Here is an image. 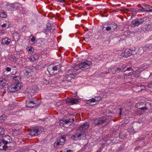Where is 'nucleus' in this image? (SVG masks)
Wrapping results in <instances>:
<instances>
[{"mask_svg":"<svg viewBox=\"0 0 152 152\" xmlns=\"http://www.w3.org/2000/svg\"><path fill=\"white\" fill-rule=\"evenodd\" d=\"M12 5L14 9V10H16L20 6V4L17 3H14L12 4Z\"/></svg>","mask_w":152,"mask_h":152,"instance_id":"nucleus-23","label":"nucleus"},{"mask_svg":"<svg viewBox=\"0 0 152 152\" xmlns=\"http://www.w3.org/2000/svg\"><path fill=\"white\" fill-rule=\"evenodd\" d=\"M141 28L144 31L152 30V25L151 24L143 25L141 26Z\"/></svg>","mask_w":152,"mask_h":152,"instance_id":"nucleus-10","label":"nucleus"},{"mask_svg":"<svg viewBox=\"0 0 152 152\" xmlns=\"http://www.w3.org/2000/svg\"><path fill=\"white\" fill-rule=\"evenodd\" d=\"M29 59L31 61H34V59H33V56H31V57L29 58Z\"/></svg>","mask_w":152,"mask_h":152,"instance_id":"nucleus-62","label":"nucleus"},{"mask_svg":"<svg viewBox=\"0 0 152 152\" xmlns=\"http://www.w3.org/2000/svg\"><path fill=\"white\" fill-rule=\"evenodd\" d=\"M6 9L8 11H12L14 10V9L12 4H8L6 7Z\"/></svg>","mask_w":152,"mask_h":152,"instance_id":"nucleus-17","label":"nucleus"},{"mask_svg":"<svg viewBox=\"0 0 152 152\" xmlns=\"http://www.w3.org/2000/svg\"><path fill=\"white\" fill-rule=\"evenodd\" d=\"M66 136L65 135H63L61 136V138L60 139H62L63 140V141H61V142H64H64L66 141Z\"/></svg>","mask_w":152,"mask_h":152,"instance_id":"nucleus-41","label":"nucleus"},{"mask_svg":"<svg viewBox=\"0 0 152 152\" xmlns=\"http://www.w3.org/2000/svg\"><path fill=\"white\" fill-rule=\"evenodd\" d=\"M95 98L97 100V102H99L101 99V96H100L99 95H97L95 97Z\"/></svg>","mask_w":152,"mask_h":152,"instance_id":"nucleus-31","label":"nucleus"},{"mask_svg":"<svg viewBox=\"0 0 152 152\" xmlns=\"http://www.w3.org/2000/svg\"><path fill=\"white\" fill-rule=\"evenodd\" d=\"M145 89V86L142 85H135L132 88V90L135 92H139Z\"/></svg>","mask_w":152,"mask_h":152,"instance_id":"nucleus-8","label":"nucleus"},{"mask_svg":"<svg viewBox=\"0 0 152 152\" xmlns=\"http://www.w3.org/2000/svg\"><path fill=\"white\" fill-rule=\"evenodd\" d=\"M56 30L54 27H51L49 23L47 24V27L44 29L45 33L47 34H49L51 33L55 32Z\"/></svg>","mask_w":152,"mask_h":152,"instance_id":"nucleus-6","label":"nucleus"},{"mask_svg":"<svg viewBox=\"0 0 152 152\" xmlns=\"http://www.w3.org/2000/svg\"><path fill=\"white\" fill-rule=\"evenodd\" d=\"M2 142L1 141L0 142V150H6L7 148V147L6 145L3 144L2 145Z\"/></svg>","mask_w":152,"mask_h":152,"instance_id":"nucleus-18","label":"nucleus"},{"mask_svg":"<svg viewBox=\"0 0 152 152\" xmlns=\"http://www.w3.org/2000/svg\"><path fill=\"white\" fill-rule=\"evenodd\" d=\"M123 109V108H119L118 109V112L119 113V115L121 116L122 115V110Z\"/></svg>","mask_w":152,"mask_h":152,"instance_id":"nucleus-47","label":"nucleus"},{"mask_svg":"<svg viewBox=\"0 0 152 152\" xmlns=\"http://www.w3.org/2000/svg\"><path fill=\"white\" fill-rule=\"evenodd\" d=\"M145 12H152V10L151 9H147L145 10Z\"/></svg>","mask_w":152,"mask_h":152,"instance_id":"nucleus-61","label":"nucleus"},{"mask_svg":"<svg viewBox=\"0 0 152 152\" xmlns=\"http://www.w3.org/2000/svg\"><path fill=\"white\" fill-rule=\"evenodd\" d=\"M44 129L39 126H35L32 128L30 134L32 136H37L44 131Z\"/></svg>","mask_w":152,"mask_h":152,"instance_id":"nucleus-1","label":"nucleus"},{"mask_svg":"<svg viewBox=\"0 0 152 152\" xmlns=\"http://www.w3.org/2000/svg\"><path fill=\"white\" fill-rule=\"evenodd\" d=\"M147 86L149 88H152V81H150L148 83Z\"/></svg>","mask_w":152,"mask_h":152,"instance_id":"nucleus-40","label":"nucleus"},{"mask_svg":"<svg viewBox=\"0 0 152 152\" xmlns=\"http://www.w3.org/2000/svg\"><path fill=\"white\" fill-rule=\"evenodd\" d=\"M32 56H33V59H34L35 61L38 59L39 57V54L38 53L35 54L33 55Z\"/></svg>","mask_w":152,"mask_h":152,"instance_id":"nucleus-30","label":"nucleus"},{"mask_svg":"<svg viewBox=\"0 0 152 152\" xmlns=\"http://www.w3.org/2000/svg\"><path fill=\"white\" fill-rule=\"evenodd\" d=\"M142 103H137L136 104L135 107L138 109H140V108L142 107Z\"/></svg>","mask_w":152,"mask_h":152,"instance_id":"nucleus-28","label":"nucleus"},{"mask_svg":"<svg viewBox=\"0 0 152 152\" xmlns=\"http://www.w3.org/2000/svg\"><path fill=\"white\" fill-rule=\"evenodd\" d=\"M137 10H136L135 9H130V11H131L132 12H137Z\"/></svg>","mask_w":152,"mask_h":152,"instance_id":"nucleus-55","label":"nucleus"},{"mask_svg":"<svg viewBox=\"0 0 152 152\" xmlns=\"http://www.w3.org/2000/svg\"><path fill=\"white\" fill-rule=\"evenodd\" d=\"M58 142H55L54 143V145H62L64 144V142H61V140L60 138L59 140L58 139H57Z\"/></svg>","mask_w":152,"mask_h":152,"instance_id":"nucleus-21","label":"nucleus"},{"mask_svg":"<svg viewBox=\"0 0 152 152\" xmlns=\"http://www.w3.org/2000/svg\"><path fill=\"white\" fill-rule=\"evenodd\" d=\"M5 70H6L7 72H10L11 70V68L9 67H7Z\"/></svg>","mask_w":152,"mask_h":152,"instance_id":"nucleus-50","label":"nucleus"},{"mask_svg":"<svg viewBox=\"0 0 152 152\" xmlns=\"http://www.w3.org/2000/svg\"><path fill=\"white\" fill-rule=\"evenodd\" d=\"M34 48L31 47H28V52L29 53H31L34 50Z\"/></svg>","mask_w":152,"mask_h":152,"instance_id":"nucleus-39","label":"nucleus"},{"mask_svg":"<svg viewBox=\"0 0 152 152\" xmlns=\"http://www.w3.org/2000/svg\"><path fill=\"white\" fill-rule=\"evenodd\" d=\"M7 90L8 91L12 92H15L18 90V88L16 86H15V85L13 84L10 86H9Z\"/></svg>","mask_w":152,"mask_h":152,"instance_id":"nucleus-11","label":"nucleus"},{"mask_svg":"<svg viewBox=\"0 0 152 152\" xmlns=\"http://www.w3.org/2000/svg\"><path fill=\"white\" fill-rule=\"evenodd\" d=\"M107 119L105 118L101 117L94 119V123L96 125H99L103 124L106 122Z\"/></svg>","mask_w":152,"mask_h":152,"instance_id":"nucleus-5","label":"nucleus"},{"mask_svg":"<svg viewBox=\"0 0 152 152\" xmlns=\"http://www.w3.org/2000/svg\"><path fill=\"white\" fill-rule=\"evenodd\" d=\"M13 81L14 83L20 82L21 79L20 77L19 76H14L13 79Z\"/></svg>","mask_w":152,"mask_h":152,"instance_id":"nucleus-22","label":"nucleus"},{"mask_svg":"<svg viewBox=\"0 0 152 152\" xmlns=\"http://www.w3.org/2000/svg\"><path fill=\"white\" fill-rule=\"evenodd\" d=\"M4 130L3 128L0 127V135H1L4 133Z\"/></svg>","mask_w":152,"mask_h":152,"instance_id":"nucleus-42","label":"nucleus"},{"mask_svg":"<svg viewBox=\"0 0 152 152\" xmlns=\"http://www.w3.org/2000/svg\"><path fill=\"white\" fill-rule=\"evenodd\" d=\"M72 98H67L66 99V101L67 103H71Z\"/></svg>","mask_w":152,"mask_h":152,"instance_id":"nucleus-38","label":"nucleus"},{"mask_svg":"<svg viewBox=\"0 0 152 152\" xmlns=\"http://www.w3.org/2000/svg\"><path fill=\"white\" fill-rule=\"evenodd\" d=\"M2 74L3 76L6 77L8 76L9 75V74H8L6 70H5V69H3V71L2 73Z\"/></svg>","mask_w":152,"mask_h":152,"instance_id":"nucleus-33","label":"nucleus"},{"mask_svg":"<svg viewBox=\"0 0 152 152\" xmlns=\"http://www.w3.org/2000/svg\"><path fill=\"white\" fill-rule=\"evenodd\" d=\"M91 64L92 62L91 61H87L82 62L79 64L78 67L80 69L84 71L87 69H89Z\"/></svg>","mask_w":152,"mask_h":152,"instance_id":"nucleus-2","label":"nucleus"},{"mask_svg":"<svg viewBox=\"0 0 152 152\" xmlns=\"http://www.w3.org/2000/svg\"><path fill=\"white\" fill-rule=\"evenodd\" d=\"M38 40H39V41H41V42H43V41H45V39H44V38H39L38 39Z\"/></svg>","mask_w":152,"mask_h":152,"instance_id":"nucleus-57","label":"nucleus"},{"mask_svg":"<svg viewBox=\"0 0 152 152\" xmlns=\"http://www.w3.org/2000/svg\"><path fill=\"white\" fill-rule=\"evenodd\" d=\"M135 126L134 125L132 128H133V129L134 131V132H137L138 130V129H136L135 128Z\"/></svg>","mask_w":152,"mask_h":152,"instance_id":"nucleus-53","label":"nucleus"},{"mask_svg":"<svg viewBox=\"0 0 152 152\" xmlns=\"http://www.w3.org/2000/svg\"><path fill=\"white\" fill-rule=\"evenodd\" d=\"M24 75L28 78L30 77L31 75V72H29L28 71H26L25 72Z\"/></svg>","mask_w":152,"mask_h":152,"instance_id":"nucleus-29","label":"nucleus"},{"mask_svg":"<svg viewBox=\"0 0 152 152\" xmlns=\"http://www.w3.org/2000/svg\"><path fill=\"white\" fill-rule=\"evenodd\" d=\"M140 110H142L144 112H145L147 110L146 108H145V107H142L141 108H140Z\"/></svg>","mask_w":152,"mask_h":152,"instance_id":"nucleus-46","label":"nucleus"},{"mask_svg":"<svg viewBox=\"0 0 152 152\" xmlns=\"http://www.w3.org/2000/svg\"><path fill=\"white\" fill-rule=\"evenodd\" d=\"M13 84L15 85V86H16L18 88V90L20 89L23 86V84L21 82H18L14 83Z\"/></svg>","mask_w":152,"mask_h":152,"instance_id":"nucleus-15","label":"nucleus"},{"mask_svg":"<svg viewBox=\"0 0 152 152\" xmlns=\"http://www.w3.org/2000/svg\"><path fill=\"white\" fill-rule=\"evenodd\" d=\"M11 41L10 39H8V38L5 37L2 40L1 43L3 45H8Z\"/></svg>","mask_w":152,"mask_h":152,"instance_id":"nucleus-14","label":"nucleus"},{"mask_svg":"<svg viewBox=\"0 0 152 152\" xmlns=\"http://www.w3.org/2000/svg\"><path fill=\"white\" fill-rule=\"evenodd\" d=\"M71 75H73V74L72 73L69 74V75H66V77H67L68 78L70 76H71Z\"/></svg>","mask_w":152,"mask_h":152,"instance_id":"nucleus-59","label":"nucleus"},{"mask_svg":"<svg viewBox=\"0 0 152 152\" xmlns=\"http://www.w3.org/2000/svg\"><path fill=\"white\" fill-rule=\"evenodd\" d=\"M124 66H125V65H124V66H122L121 67H120V68L122 69V71H123L124 70Z\"/></svg>","mask_w":152,"mask_h":152,"instance_id":"nucleus-63","label":"nucleus"},{"mask_svg":"<svg viewBox=\"0 0 152 152\" xmlns=\"http://www.w3.org/2000/svg\"><path fill=\"white\" fill-rule=\"evenodd\" d=\"M143 50L145 52H148L150 51L148 49V46H146L145 47H143Z\"/></svg>","mask_w":152,"mask_h":152,"instance_id":"nucleus-37","label":"nucleus"},{"mask_svg":"<svg viewBox=\"0 0 152 152\" xmlns=\"http://www.w3.org/2000/svg\"><path fill=\"white\" fill-rule=\"evenodd\" d=\"M89 102L91 103L94 102H97V100L93 98H92L91 99L89 100Z\"/></svg>","mask_w":152,"mask_h":152,"instance_id":"nucleus-45","label":"nucleus"},{"mask_svg":"<svg viewBox=\"0 0 152 152\" xmlns=\"http://www.w3.org/2000/svg\"><path fill=\"white\" fill-rule=\"evenodd\" d=\"M132 51L130 50H125L124 53H122L121 55L126 58H127L132 55Z\"/></svg>","mask_w":152,"mask_h":152,"instance_id":"nucleus-12","label":"nucleus"},{"mask_svg":"<svg viewBox=\"0 0 152 152\" xmlns=\"http://www.w3.org/2000/svg\"><path fill=\"white\" fill-rule=\"evenodd\" d=\"M39 90V88L38 86L34 85L32 86L31 91L32 93L36 92H37Z\"/></svg>","mask_w":152,"mask_h":152,"instance_id":"nucleus-16","label":"nucleus"},{"mask_svg":"<svg viewBox=\"0 0 152 152\" xmlns=\"http://www.w3.org/2000/svg\"><path fill=\"white\" fill-rule=\"evenodd\" d=\"M61 65L60 64L58 65L54 66L52 67V70H50V72L51 73H53L54 72H56L54 74L55 75V74H57L61 70Z\"/></svg>","mask_w":152,"mask_h":152,"instance_id":"nucleus-9","label":"nucleus"},{"mask_svg":"<svg viewBox=\"0 0 152 152\" xmlns=\"http://www.w3.org/2000/svg\"><path fill=\"white\" fill-rule=\"evenodd\" d=\"M30 38L31 39V41L33 43H34L36 39L35 37L34 36L31 35L30 36Z\"/></svg>","mask_w":152,"mask_h":152,"instance_id":"nucleus-32","label":"nucleus"},{"mask_svg":"<svg viewBox=\"0 0 152 152\" xmlns=\"http://www.w3.org/2000/svg\"><path fill=\"white\" fill-rule=\"evenodd\" d=\"M35 103L33 101H27L26 102V106L27 107L33 108Z\"/></svg>","mask_w":152,"mask_h":152,"instance_id":"nucleus-13","label":"nucleus"},{"mask_svg":"<svg viewBox=\"0 0 152 152\" xmlns=\"http://www.w3.org/2000/svg\"><path fill=\"white\" fill-rule=\"evenodd\" d=\"M90 126V124L88 122H86L83 124L81 125L79 127V130L80 132L84 133L87 130Z\"/></svg>","mask_w":152,"mask_h":152,"instance_id":"nucleus-7","label":"nucleus"},{"mask_svg":"<svg viewBox=\"0 0 152 152\" xmlns=\"http://www.w3.org/2000/svg\"><path fill=\"white\" fill-rule=\"evenodd\" d=\"M126 71H131V72H129L128 74H126L127 75H128V76L131 75L133 74V69L130 67H127L126 69L124 71V72H125Z\"/></svg>","mask_w":152,"mask_h":152,"instance_id":"nucleus-20","label":"nucleus"},{"mask_svg":"<svg viewBox=\"0 0 152 152\" xmlns=\"http://www.w3.org/2000/svg\"><path fill=\"white\" fill-rule=\"evenodd\" d=\"M145 108H146L147 110H149L151 107V105L150 103L149 102L147 103L145 105Z\"/></svg>","mask_w":152,"mask_h":152,"instance_id":"nucleus-27","label":"nucleus"},{"mask_svg":"<svg viewBox=\"0 0 152 152\" xmlns=\"http://www.w3.org/2000/svg\"><path fill=\"white\" fill-rule=\"evenodd\" d=\"M4 119L3 118V115H1L0 116V120H4Z\"/></svg>","mask_w":152,"mask_h":152,"instance_id":"nucleus-60","label":"nucleus"},{"mask_svg":"<svg viewBox=\"0 0 152 152\" xmlns=\"http://www.w3.org/2000/svg\"><path fill=\"white\" fill-rule=\"evenodd\" d=\"M110 26L111 29H112L114 31H115V30L117 28V25L115 23H113V24H110Z\"/></svg>","mask_w":152,"mask_h":152,"instance_id":"nucleus-24","label":"nucleus"},{"mask_svg":"<svg viewBox=\"0 0 152 152\" xmlns=\"http://www.w3.org/2000/svg\"><path fill=\"white\" fill-rule=\"evenodd\" d=\"M0 17L2 18H4L7 17V15L6 12L1 11L0 12Z\"/></svg>","mask_w":152,"mask_h":152,"instance_id":"nucleus-19","label":"nucleus"},{"mask_svg":"<svg viewBox=\"0 0 152 152\" xmlns=\"http://www.w3.org/2000/svg\"><path fill=\"white\" fill-rule=\"evenodd\" d=\"M149 60H150V61L152 62V54L151 56V57L150 58H149Z\"/></svg>","mask_w":152,"mask_h":152,"instance_id":"nucleus-64","label":"nucleus"},{"mask_svg":"<svg viewBox=\"0 0 152 152\" xmlns=\"http://www.w3.org/2000/svg\"><path fill=\"white\" fill-rule=\"evenodd\" d=\"M64 120H60L59 121V124L60 126H64L65 123L64 122Z\"/></svg>","mask_w":152,"mask_h":152,"instance_id":"nucleus-34","label":"nucleus"},{"mask_svg":"<svg viewBox=\"0 0 152 152\" xmlns=\"http://www.w3.org/2000/svg\"><path fill=\"white\" fill-rule=\"evenodd\" d=\"M77 70L75 69H70V70L69 69L68 71V73H69L70 72V71H71L72 72L74 71H76Z\"/></svg>","mask_w":152,"mask_h":152,"instance_id":"nucleus-49","label":"nucleus"},{"mask_svg":"<svg viewBox=\"0 0 152 152\" xmlns=\"http://www.w3.org/2000/svg\"><path fill=\"white\" fill-rule=\"evenodd\" d=\"M143 18H136L133 20L131 23V26L133 27L137 26L142 24L144 22Z\"/></svg>","mask_w":152,"mask_h":152,"instance_id":"nucleus-3","label":"nucleus"},{"mask_svg":"<svg viewBox=\"0 0 152 152\" xmlns=\"http://www.w3.org/2000/svg\"><path fill=\"white\" fill-rule=\"evenodd\" d=\"M81 135H82L81 133H77L76 134V136H77V137H79L81 136Z\"/></svg>","mask_w":152,"mask_h":152,"instance_id":"nucleus-52","label":"nucleus"},{"mask_svg":"<svg viewBox=\"0 0 152 152\" xmlns=\"http://www.w3.org/2000/svg\"><path fill=\"white\" fill-rule=\"evenodd\" d=\"M7 26V28H9L10 26V25L9 24H6L4 23L1 26L3 28L6 27V26Z\"/></svg>","mask_w":152,"mask_h":152,"instance_id":"nucleus-43","label":"nucleus"},{"mask_svg":"<svg viewBox=\"0 0 152 152\" xmlns=\"http://www.w3.org/2000/svg\"><path fill=\"white\" fill-rule=\"evenodd\" d=\"M57 2H60L61 3H64L66 2L65 0H56Z\"/></svg>","mask_w":152,"mask_h":152,"instance_id":"nucleus-54","label":"nucleus"},{"mask_svg":"<svg viewBox=\"0 0 152 152\" xmlns=\"http://www.w3.org/2000/svg\"><path fill=\"white\" fill-rule=\"evenodd\" d=\"M122 69L120 68V67L117 68L115 70V73H118L122 72Z\"/></svg>","mask_w":152,"mask_h":152,"instance_id":"nucleus-36","label":"nucleus"},{"mask_svg":"<svg viewBox=\"0 0 152 152\" xmlns=\"http://www.w3.org/2000/svg\"><path fill=\"white\" fill-rule=\"evenodd\" d=\"M75 116L74 115H72V117H71L69 118V119H68V121L69 122H72L74 121V117Z\"/></svg>","mask_w":152,"mask_h":152,"instance_id":"nucleus-35","label":"nucleus"},{"mask_svg":"<svg viewBox=\"0 0 152 152\" xmlns=\"http://www.w3.org/2000/svg\"><path fill=\"white\" fill-rule=\"evenodd\" d=\"M64 120V122L65 124H67L69 122V121L68 119H66V120Z\"/></svg>","mask_w":152,"mask_h":152,"instance_id":"nucleus-58","label":"nucleus"},{"mask_svg":"<svg viewBox=\"0 0 152 152\" xmlns=\"http://www.w3.org/2000/svg\"><path fill=\"white\" fill-rule=\"evenodd\" d=\"M1 141L2 142V145L5 144L6 145L8 143H11L12 141L11 137L8 135L3 136Z\"/></svg>","mask_w":152,"mask_h":152,"instance_id":"nucleus-4","label":"nucleus"},{"mask_svg":"<svg viewBox=\"0 0 152 152\" xmlns=\"http://www.w3.org/2000/svg\"><path fill=\"white\" fill-rule=\"evenodd\" d=\"M111 30L110 26H108L106 28L105 30L107 31H110Z\"/></svg>","mask_w":152,"mask_h":152,"instance_id":"nucleus-48","label":"nucleus"},{"mask_svg":"<svg viewBox=\"0 0 152 152\" xmlns=\"http://www.w3.org/2000/svg\"><path fill=\"white\" fill-rule=\"evenodd\" d=\"M141 8V9H138V10H137V12H141V11H144L145 12V10H147L145 9L144 8H143L142 7Z\"/></svg>","mask_w":152,"mask_h":152,"instance_id":"nucleus-44","label":"nucleus"},{"mask_svg":"<svg viewBox=\"0 0 152 152\" xmlns=\"http://www.w3.org/2000/svg\"><path fill=\"white\" fill-rule=\"evenodd\" d=\"M147 46L148 48L150 51L152 50V45L151 44H150L149 46L147 45Z\"/></svg>","mask_w":152,"mask_h":152,"instance_id":"nucleus-51","label":"nucleus"},{"mask_svg":"<svg viewBox=\"0 0 152 152\" xmlns=\"http://www.w3.org/2000/svg\"><path fill=\"white\" fill-rule=\"evenodd\" d=\"M78 102V99H77L72 98L71 103L72 104H76Z\"/></svg>","mask_w":152,"mask_h":152,"instance_id":"nucleus-26","label":"nucleus"},{"mask_svg":"<svg viewBox=\"0 0 152 152\" xmlns=\"http://www.w3.org/2000/svg\"><path fill=\"white\" fill-rule=\"evenodd\" d=\"M145 137H139L138 138V140H145Z\"/></svg>","mask_w":152,"mask_h":152,"instance_id":"nucleus-56","label":"nucleus"},{"mask_svg":"<svg viewBox=\"0 0 152 152\" xmlns=\"http://www.w3.org/2000/svg\"><path fill=\"white\" fill-rule=\"evenodd\" d=\"M2 80H0V84L2 85L3 86H5V84L6 83L7 81L4 78H2Z\"/></svg>","mask_w":152,"mask_h":152,"instance_id":"nucleus-25","label":"nucleus"}]
</instances>
